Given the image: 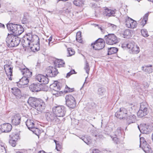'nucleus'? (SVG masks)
<instances>
[{"label": "nucleus", "instance_id": "nucleus-31", "mask_svg": "<svg viewBox=\"0 0 153 153\" xmlns=\"http://www.w3.org/2000/svg\"><path fill=\"white\" fill-rule=\"evenodd\" d=\"M140 148H141L146 153H149L151 152V149L150 146L147 144H145V145H143Z\"/></svg>", "mask_w": 153, "mask_h": 153}, {"label": "nucleus", "instance_id": "nucleus-17", "mask_svg": "<svg viewBox=\"0 0 153 153\" xmlns=\"http://www.w3.org/2000/svg\"><path fill=\"white\" fill-rule=\"evenodd\" d=\"M138 128L142 133L147 134L151 132V126L146 124L138 126Z\"/></svg>", "mask_w": 153, "mask_h": 153}, {"label": "nucleus", "instance_id": "nucleus-41", "mask_svg": "<svg viewBox=\"0 0 153 153\" xmlns=\"http://www.w3.org/2000/svg\"><path fill=\"white\" fill-rule=\"evenodd\" d=\"M33 131L35 134L38 135L39 134L40 132V130L39 129L35 127L34 126L30 130Z\"/></svg>", "mask_w": 153, "mask_h": 153}, {"label": "nucleus", "instance_id": "nucleus-47", "mask_svg": "<svg viewBox=\"0 0 153 153\" xmlns=\"http://www.w3.org/2000/svg\"><path fill=\"white\" fill-rule=\"evenodd\" d=\"M108 26L109 28L111 29L112 30H114L116 29L117 26L114 25L110 23L108 24Z\"/></svg>", "mask_w": 153, "mask_h": 153}, {"label": "nucleus", "instance_id": "nucleus-30", "mask_svg": "<svg viewBox=\"0 0 153 153\" xmlns=\"http://www.w3.org/2000/svg\"><path fill=\"white\" fill-rule=\"evenodd\" d=\"M33 121L30 119H27L26 122V125L30 130L34 126Z\"/></svg>", "mask_w": 153, "mask_h": 153}, {"label": "nucleus", "instance_id": "nucleus-55", "mask_svg": "<svg viewBox=\"0 0 153 153\" xmlns=\"http://www.w3.org/2000/svg\"><path fill=\"white\" fill-rule=\"evenodd\" d=\"M69 88L67 85L65 87V88L64 91V92L66 93L69 92V91H68V90H69Z\"/></svg>", "mask_w": 153, "mask_h": 153}, {"label": "nucleus", "instance_id": "nucleus-24", "mask_svg": "<svg viewBox=\"0 0 153 153\" xmlns=\"http://www.w3.org/2000/svg\"><path fill=\"white\" fill-rule=\"evenodd\" d=\"M12 92L16 98L18 99L20 98L22 96L21 92L19 89L15 87L11 88Z\"/></svg>", "mask_w": 153, "mask_h": 153}, {"label": "nucleus", "instance_id": "nucleus-37", "mask_svg": "<svg viewBox=\"0 0 153 153\" xmlns=\"http://www.w3.org/2000/svg\"><path fill=\"white\" fill-rule=\"evenodd\" d=\"M68 55H67L68 56H71L74 55L75 53V51L74 49L72 48H68Z\"/></svg>", "mask_w": 153, "mask_h": 153}, {"label": "nucleus", "instance_id": "nucleus-1", "mask_svg": "<svg viewBox=\"0 0 153 153\" xmlns=\"http://www.w3.org/2000/svg\"><path fill=\"white\" fill-rule=\"evenodd\" d=\"M28 104L37 111H42L45 108V103L42 100L35 97H30L27 101Z\"/></svg>", "mask_w": 153, "mask_h": 153}, {"label": "nucleus", "instance_id": "nucleus-3", "mask_svg": "<svg viewBox=\"0 0 153 153\" xmlns=\"http://www.w3.org/2000/svg\"><path fill=\"white\" fill-rule=\"evenodd\" d=\"M21 41V39L18 36L8 34L6 39L7 46L10 48H13L17 46Z\"/></svg>", "mask_w": 153, "mask_h": 153}, {"label": "nucleus", "instance_id": "nucleus-23", "mask_svg": "<svg viewBox=\"0 0 153 153\" xmlns=\"http://www.w3.org/2000/svg\"><path fill=\"white\" fill-rule=\"evenodd\" d=\"M19 70L24 75L23 76L28 78L31 77L32 75V73L30 72L27 68H25L22 69L19 68Z\"/></svg>", "mask_w": 153, "mask_h": 153}, {"label": "nucleus", "instance_id": "nucleus-61", "mask_svg": "<svg viewBox=\"0 0 153 153\" xmlns=\"http://www.w3.org/2000/svg\"><path fill=\"white\" fill-rule=\"evenodd\" d=\"M69 90L68 91H69V92H72L74 91V88H70Z\"/></svg>", "mask_w": 153, "mask_h": 153}, {"label": "nucleus", "instance_id": "nucleus-18", "mask_svg": "<svg viewBox=\"0 0 153 153\" xmlns=\"http://www.w3.org/2000/svg\"><path fill=\"white\" fill-rule=\"evenodd\" d=\"M35 79L36 80L43 84H47L49 82V79L48 78L42 74H38L36 76Z\"/></svg>", "mask_w": 153, "mask_h": 153}, {"label": "nucleus", "instance_id": "nucleus-32", "mask_svg": "<svg viewBox=\"0 0 153 153\" xmlns=\"http://www.w3.org/2000/svg\"><path fill=\"white\" fill-rule=\"evenodd\" d=\"M149 15V13H146L143 16V19L142 20H140V21H141V22H140V24L143 25V27L146 23Z\"/></svg>", "mask_w": 153, "mask_h": 153}, {"label": "nucleus", "instance_id": "nucleus-11", "mask_svg": "<svg viewBox=\"0 0 153 153\" xmlns=\"http://www.w3.org/2000/svg\"><path fill=\"white\" fill-rule=\"evenodd\" d=\"M128 108L129 109L128 113H130V114L127 115V117L126 118V119L128 120V121H129V123H128V124H129L131 123L134 122L136 117L134 114H133L134 112V109L132 107V106L131 105Z\"/></svg>", "mask_w": 153, "mask_h": 153}, {"label": "nucleus", "instance_id": "nucleus-38", "mask_svg": "<svg viewBox=\"0 0 153 153\" xmlns=\"http://www.w3.org/2000/svg\"><path fill=\"white\" fill-rule=\"evenodd\" d=\"M144 71L148 73L153 72V69L152 65L149 66H146L145 69H143Z\"/></svg>", "mask_w": 153, "mask_h": 153}, {"label": "nucleus", "instance_id": "nucleus-27", "mask_svg": "<svg viewBox=\"0 0 153 153\" xmlns=\"http://www.w3.org/2000/svg\"><path fill=\"white\" fill-rule=\"evenodd\" d=\"M29 17V14L28 13H24L21 21L22 23L24 24L27 23Z\"/></svg>", "mask_w": 153, "mask_h": 153}, {"label": "nucleus", "instance_id": "nucleus-13", "mask_svg": "<svg viewBox=\"0 0 153 153\" xmlns=\"http://www.w3.org/2000/svg\"><path fill=\"white\" fill-rule=\"evenodd\" d=\"M46 75L51 77H54L59 73L57 69L55 67H49L47 69Z\"/></svg>", "mask_w": 153, "mask_h": 153}, {"label": "nucleus", "instance_id": "nucleus-6", "mask_svg": "<svg viewBox=\"0 0 153 153\" xmlns=\"http://www.w3.org/2000/svg\"><path fill=\"white\" fill-rule=\"evenodd\" d=\"M66 104L70 108H74L76 105V100L74 97L71 95H68L65 97Z\"/></svg>", "mask_w": 153, "mask_h": 153}, {"label": "nucleus", "instance_id": "nucleus-53", "mask_svg": "<svg viewBox=\"0 0 153 153\" xmlns=\"http://www.w3.org/2000/svg\"><path fill=\"white\" fill-rule=\"evenodd\" d=\"M121 128L120 127H118L115 131L116 135H119L121 133Z\"/></svg>", "mask_w": 153, "mask_h": 153}, {"label": "nucleus", "instance_id": "nucleus-44", "mask_svg": "<svg viewBox=\"0 0 153 153\" xmlns=\"http://www.w3.org/2000/svg\"><path fill=\"white\" fill-rule=\"evenodd\" d=\"M105 91V90L104 88H100L98 89L97 90V93L98 94L102 95H103V93Z\"/></svg>", "mask_w": 153, "mask_h": 153}, {"label": "nucleus", "instance_id": "nucleus-46", "mask_svg": "<svg viewBox=\"0 0 153 153\" xmlns=\"http://www.w3.org/2000/svg\"><path fill=\"white\" fill-rule=\"evenodd\" d=\"M94 25L95 27H97L99 29H100L103 33H105V31L104 27H102L101 25H99L96 24H94Z\"/></svg>", "mask_w": 153, "mask_h": 153}, {"label": "nucleus", "instance_id": "nucleus-42", "mask_svg": "<svg viewBox=\"0 0 153 153\" xmlns=\"http://www.w3.org/2000/svg\"><path fill=\"white\" fill-rule=\"evenodd\" d=\"M82 140L87 144H90L91 143V140L90 137H88L87 138H84Z\"/></svg>", "mask_w": 153, "mask_h": 153}, {"label": "nucleus", "instance_id": "nucleus-50", "mask_svg": "<svg viewBox=\"0 0 153 153\" xmlns=\"http://www.w3.org/2000/svg\"><path fill=\"white\" fill-rule=\"evenodd\" d=\"M0 153H6L5 148L4 146L0 145Z\"/></svg>", "mask_w": 153, "mask_h": 153}, {"label": "nucleus", "instance_id": "nucleus-57", "mask_svg": "<svg viewBox=\"0 0 153 153\" xmlns=\"http://www.w3.org/2000/svg\"><path fill=\"white\" fill-rule=\"evenodd\" d=\"M52 37L51 36L49 38V39H48V41H49L48 45H50V43L52 41Z\"/></svg>", "mask_w": 153, "mask_h": 153}, {"label": "nucleus", "instance_id": "nucleus-19", "mask_svg": "<svg viewBox=\"0 0 153 153\" xmlns=\"http://www.w3.org/2000/svg\"><path fill=\"white\" fill-rule=\"evenodd\" d=\"M12 128V125L9 123H4L0 126V130L3 132H9Z\"/></svg>", "mask_w": 153, "mask_h": 153}, {"label": "nucleus", "instance_id": "nucleus-28", "mask_svg": "<svg viewBox=\"0 0 153 153\" xmlns=\"http://www.w3.org/2000/svg\"><path fill=\"white\" fill-rule=\"evenodd\" d=\"M29 82V78L23 76L21 79H20L19 83L22 85H27L28 83Z\"/></svg>", "mask_w": 153, "mask_h": 153}, {"label": "nucleus", "instance_id": "nucleus-22", "mask_svg": "<svg viewBox=\"0 0 153 153\" xmlns=\"http://www.w3.org/2000/svg\"><path fill=\"white\" fill-rule=\"evenodd\" d=\"M4 68L7 76L8 77L10 76L9 77V79L12 80V79L11 76H12L13 68L10 67L9 65H7L4 66Z\"/></svg>", "mask_w": 153, "mask_h": 153}, {"label": "nucleus", "instance_id": "nucleus-20", "mask_svg": "<svg viewBox=\"0 0 153 153\" xmlns=\"http://www.w3.org/2000/svg\"><path fill=\"white\" fill-rule=\"evenodd\" d=\"M21 120V117L20 114H17L11 117L12 124L14 126H17L20 124Z\"/></svg>", "mask_w": 153, "mask_h": 153}, {"label": "nucleus", "instance_id": "nucleus-34", "mask_svg": "<svg viewBox=\"0 0 153 153\" xmlns=\"http://www.w3.org/2000/svg\"><path fill=\"white\" fill-rule=\"evenodd\" d=\"M55 62L58 65L57 67L59 68L64 67L65 62L61 59H57L55 61Z\"/></svg>", "mask_w": 153, "mask_h": 153}, {"label": "nucleus", "instance_id": "nucleus-35", "mask_svg": "<svg viewBox=\"0 0 153 153\" xmlns=\"http://www.w3.org/2000/svg\"><path fill=\"white\" fill-rule=\"evenodd\" d=\"M131 30L129 29L125 30L123 33L124 37L125 38H129L131 36Z\"/></svg>", "mask_w": 153, "mask_h": 153}, {"label": "nucleus", "instance_id": "nucleus-60", "mask_svg": "<svg viewBox=\"0 0 153 153\" xmlns=\"http://www.w3.org/2000/svg\"><path fill=\"white\" fill-rule=\"evenodd\" d=\"M70 72L71 73V74L76 73L75 71L74 70H71Z\"/></svg>", "mask_w": 153, "mask_h": 153}, {"label": "nucleus", "instance_id": "nucleus-14", "mask_svg": "<svg viewBox=\"0 0 153 153\" xmlns=\"http://www.w3.org/2000/svg\"><path fill=\"white\" fill-rule=\"evenodd\" d=\"M125 23L126 27L129 28L133 29L135 28L137 26L136 21L128 17L126 19Z\"/></svg>", "mask_w": 153, "mask_h": 153}, {"label": "nucleus", "instance_id": "nucleus-39", "mask_svg": "<svg viewBox=\"0 0 153 153\" xmlns=\"http://www.w3.org/2000/svg\"><path fill=\"white\" fill-rule=\"evenodd\" d=\"M76 39L78 42L81 43L82 42L81 36V33L80 32H78L76 35Z\"/></svg>", "mask_w": 153, "mask_h": 153}, {"label": "nucleus", "instance_id": "nucleus-54", "mask_svg": "<svg viewBox=\"0 0 153 153\" xmlns=\"http://www.w3.org/2000/svg\"><path fill=\"white\" fill-rule=\"evenodd\" d=\"M12 138L13 139L15 138L16 140H18L19 138V134H15L12 137Z\"/></svg>", "mask_w": 153, "mask_h": 153}, {"label": "nucleus", "instance_id": "nucleus-9", "mask_svg": "<svg viewBox=\"0 0 153 153\" xmlns=\"http://www.w3.org/2000/svg\"><path fill=\"white\" fill-rule=\"evenodd\" d=\"M126 109L122 108H120V110L116 113L115 115L118 118L120 119H126L127 117V115H129L130 113H128Z\"/></svg>", "mask_w": 153, "mask_h": 153}, {"label": "nucleus", "instance_id": "nucleus-8", "mask_svg": "<svg viewBox=\"0 0 153 153\" xmlns=\"http://www.w3.org/2000/svg\"><path fill=\"white\" fill-rule=\"evenodd\" d=\"M107 44L113 45L116 44L118 42V40L116 36L114 34H108V35L105 36Z\"/></svg>", "mask_w": 153, "mask_h": 153}, {"label": "nucleus", "instance_id": "nucleus-36", "mask_svg": "<svg viewBox=\"0 0 153 153\" xmlns=\"http://www.w3.org/2000/svg\"><path fill=\"white\" fill-rule=\"evenodd\" d=\"M84 0H75L74 1V4L76 6H80L83 4Z\"/></svg>", "mask_w": 153, "mask_h": 153}, {"label": "nucleus", "instance_id": "nucleus-5", "mask_svg": "<svg viewBox=\"0 0 153 153\" xmlns=\"http://www.w3.org/2000/svg\"><path fill=\"white\" fill-rule=\"evenodd\" d=\"M148 105L145 102H143L140 103V109L137 113L138 117H142L147 115L148 113Z\"/></svg>", "mask_w": 153, "mask_h": 153}, {"label": "nucleus", "instance_id": "nucleus-2", "mask_svg": "<svg viewBox=\"0 0 153 153\" xmlns=\"http://www.w3.org/2000/svg\"><path fill=\"white\" fill-rule=\"evenodd\" d=\"M35 41H37V42H39V37L36 35H33L32 33H28L24 36L22 42L24 47H29L30 48V45H31Z\"/></svg>", "mask_w": 153, "mask_h": 153}, {"label": "nucleus", "instance_id": "nucleus-26", "mask_svg": "<svg viewBox=\"0 0 153 153\" xmlns=\"http://www.w3.org/2000/svg\"><path fill=\"white\" fill-rule=\"evenodd\" d=\"M115 13L114 11L109 9L108 8H106L105 9V11L103 12V15L108 16H114Z\"/></svg>", "mask_w": 153, "mask_h": 153}, {"label": "nucleus", "instance_id": "nucleus-29", "mask_svg": "<svg viewBox=\"0 0 153 153\" xmlns=\"http://www.w3.org/2000/svg\"><path fill=\"white\" fill-rule=\"evenodd\" d=\"M16 29L17 33L16 32L15 35L17 36L20 35L24 31L23 28L20 25L17 24Z\"/></svg>", "mask_w": 153, "mask_h": 153}, {"label": "nucleus", "instance_id": "nucleus-51", "mask_svg": "<svg viewBox=\"0 0 153 153\" xmlns=\"http://www.w3.org/2000/svg\"><path fill=\"white\" fill-rule=\"evenodd\" d=\"M113 140L114 141V143L117 144L120 143V141L118 138L116 137H114L112 138Z\"/></svg>", "mask_w": 153, "mask_h": 153}, {"label": "nucleus", "instance_id": "nucleus-25", "mask_svg": "<svg viewBox=\"0 0 153 153\" xmlns=\"http://www.w3.org/2000/svg\"><path fill=\"white\" fill-rule=\"evenodd\" d=\"M37 41H34V42H33L31 44V45H33V46H31L30 47L31 49L34 52L35 51H38L40 49L39 42H37Z\"/></svg>", "mask_w": 153, "mask_h": 153}, {"label": "nucleus", "instance_id": "nucleus-12", "mask_svg": "<svg viewBox=\"0 0 153 153\" xmlns=\"http://www.w3.org/2000/svg\"><path fill=\"white\" fill-rule=\"evenodd\" d=\"M127 47L130 49L132 53L137 54L140 51L139 48L137 45L135 44V43L133 42H129L126 45Z\"/></svg>", "mask_w": 153, "mask_h": 153}, {"label": "nucleus", "instance_id": "nucleus-40", "mask_svg": "<svg viewBox=\"0 0 153 153\" xmlns=\"http://www.w3.org/2000/svg\"><path fill=\"white\" fill-rule=\"evenodd\" d=\"M84 69L86 71V73L88 74L90 69L89 65L87 61H85V65Z\"/></svg>", "mask_w": 153, "mask_h": 153}, {"label": "nucleus", "instance_id": "nucleus-15", "mask_svg": "<svg viewBox=\"0 0 153 153\" xmlns=\"http://www.w3.org/2000/svg\"><path fill=\"white\" fill-rule=\"evenodd\" d=\"M42 85L39 83H33L30 85L29 88L32 92H36L43 90Z\"/></svg>", "mask_w": 153, "mask_h": 153}, {"label": "nucleus", "instance_id": "nucleus-59", "mask_svg": "<svg viewBox=\"0 0 153 153\" xmlns=\"http://www.w3.org/2000/svg\"><path fill=\"white\" fill-rule=\"evenodd\" d=\"M16 153H26L25 152L22 150L19 151L17 152Z\"/></svg>", "mask_w": 153, "mask_h": 153}, {"label": "nucleus", "instance_id": "nucleus-21", "mask_svg": "<svg viewBox=\"0 0 153 153\" xmlns=\"http://www.w3.org/2000/svg\"><path fill=\"white\" fill-rule=\"evenodd\" d=\"M17 26V24H13V23H10L7 24V28L10 33H12L10 34L15 35L16 32V28Z\"/></svg>", "mask_w": 153, "mask_h": 153}, {"label": "nucleus", "instance_id": "nucleus-63", "mask_svg": "<svg viewBox=\"0 0 153 153\" xmlns=\"http://www.w3.org/2000/svg\"><path fill=\"white\" fill-rule=\"evenodd\" d=\"M24 2L26 4H27V3L29 2V0H23Z\"/></svg>", "mask_w": 153, "mask_h": 153}, {"label": "nucleus", "instance_id": "nucleus-64", "mask_svg": "<svg viewBox=\"0 0 153 153\" xmlns=\"http://www.w3.org/2000/svg\"><path fill=\"white\" fill-rule=\"evenodd\" d=\"M38 153H45V152L43 151H40Z\"/></svg>", "mask_w": 153, "mask_h": 153}, {"label": "nucleus", "instance_id": "nucleus-58", "mask_svg": "<svg viewBox=\"0 0 153 153\" xmlns=\"http://www.w3.org/2000/svg\"><path fill=\"white\" fill-rule=\"evenodd\" d=\"M71 75V73L70 72L68 73L66 75V77H69Z\"/></svg>", "mask_w": 153, "mask_h": 153}, {"label": "nucleus", "instance_id": "nucleus-7", "mask_svg": "<svg viewBox=\"0 0 153 153\" xmlns=\"http://www.w3.org/2000/svg\"><path fill=\"white\" fill-rule=\"evenodd\" d=\"M93 48L97 50H99L103 48L105 45V42L102 39L99 38L95 42L91 44Z\"/></svg>", "mask_w": 153, "mask_h": 153}, {"label": "nucleus", "instance_id": "nucleus-10", "mask_svg": "<svg viewBox=\"0 0 153 153\" xmlns=\"http://www.w3.org/2000/svg\"><path fill=\"white\" fill-rule=\"evenodd\" d=\"M45 117L48 121L52 122L54 123L59 122L60 120L53 112H47L45 114Z\"/></svg>", "mask_w": 153, "mask_h": 153}, {"label": "nucleus", "instance_id": "nucleus-45", "mask_svg": "<svg viewBox=\"0 0 153 153\" xmlns=\"http://www.w3.org/2000/svg\"><path fill=\"white\" fill-rule=\"evenodd\" d=\"M141 34L144 37H147L149 36L148 34L147 31L146 29H143L141 30Z\"/></svg>", "mask_w": 153, "mask_h": 153}, {"label": "nucleus", "instance_id": "nucleus-16", "mask_svg": "<svg viewBox=\"0 0 153 153\" xmlns=\"http://www.w3.org/2000/svg\"><path fill=\"white\" fill-rule=\"evenodd\" d=\"M61 84L57 81H55L53 83L50 85V88L52 89V92L53 94H56L61 89L60 85Z\"/></svg>", "mask_w": 153, "mask_h": 153}, {"label": "nucleus", "instance_id": "nucleus-4", "mask_svg": "<svg viewBox=\"0 0 153 153\" xmlns=\"http://www.w3.org/2000/svg\"><path fill=\"white\" fill-rule=\"evenodd\" d=\"M52 110L53 112L57 117H64L66 111V108L63 106H58L54 107Z\"/></svg>", "mask_w": 153, "mask_h": 153}, {"label": "nucleus", "instance_id": "nucleus-33", "mask_svg": "<svg viewBox=\"0 0 153 153\" xmlns=\"http://www.w3.org/2000/svg\"><path fill=\"white\" fill-rule=\"evenodd\" d=\"M118 51V48L115 47L108 48V55H111L116 53Z\"/></svg>", "mask_w": 153, "mask_h": 153}, {"label": "nucleus", "instance_id": "nucleus-62", "mask_svg": "<svg viewBox=\"0 0 153 153\" xmlns=\"http://www.w3.org/2000/svg\"><path fill=\"white\" fill-rule=\"evenodd\" d=\"M0 27L4 28V24L0 23Z\"/></svg>", "mask_w": 153, "mask_h": 153}, {"label": "nucleus", "instance_id": "nucleus-48", "mask_svg": "<svg viewBox=\"0 0 153 153\" xmlns=\"http://www.w3.org/2000/svg\"><path fill=\"white\" fill-rule=\"evenodd\" d=\"M9 143L13 147H15L16 145V142L14 140H10Z\"/></svg>", "mask_w": 153, "mask_h": 153}, {"label": "nucleus", "instance_id": "nucleus-43", "mask_svg": "<svg viewBox=\"0 0 153 153\" xmlns=\"http://www.w3.org/2000/svg\"><path fill=\"white\" fill-rule=\"evenodd\" d=\"M146 143H147V142L144 137H142L140 138V147H141L143 145H145V144Z\"/></svg>", "mask_w": 153, "mask_h": 153}, {"label": "nucleus", "instance_id": "nucleus-49", "mask_svg": "<svg viewBox=\"0 0 153 153\" xmlns=\"http://www.w3.org/2000/svg\"><path fill=\"white\" fill-rule=\"evenodd\" d=\"M72 7L70 6L68 8L66 9L65 10H64V11L65 13L66 14L70 13L72 11Z\"/></svg>", "mask_w": 153, "mask_h": 153}, {"label": "nucleus", "instance_id": "nucleus-52", "mask_svg": "<svg viewBox=\"0 0 153 153\" xmlns=\"http://www.w3.org/2000/svg\"><path fill=\"white\" fill-rule=\"evenodd\" d=\"M56 149L58 151H59L60 149H61L62 148V146L59 143H56Z\"/></svg>", "mask_w": 153, "mask_h": 153}, {"label": "nucleus", "instance_id": "nucleus-56", "mask_svg": "<svg viewBox=\"0 0 153 153\" xmlns=\"http://www.w3.org/2000/svg\"><path fill=\"white\" fill-rule=\"evenodd\" d=\"M95 136L96 137H97L100 138H102L103 137V136L102 135H95Z\"/></svg>", "mask_w": 153, "mask_h": 153}]
</instances>
